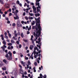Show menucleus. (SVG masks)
<instances>
[{"label": "nucleus", "instance_id": "obj_1", "mask_svg": "<svg viewBox=\"0 0 78 78\" xmlns=\"http://www.w3.org/2000/svg\"><path fill=\"white\" fill-rule=\"evenodd\" d=\"M38 28H39V30L37 31L36 34L35 32H33L34 36L36 37V39L37 40V37H40V35H41V28L39 26Z\"/></svg>", "mask_w": 78, "mask_h": 78}, {"label": "nucleus", "instance_id": "obj_2", "mask_svg": "<svg viewBox=\"0 0 78 78\" xmlns=\"http://www.w3.org/2000/svg\"><path fill=\"white\" fill-rule=\"evenodd\" d=\"M5 58H7V59L9 61H11L12 59V53L11 52V51H9L8 53L5 55Z\"/></svg>", "mask_w": 78, "mask_h": 78}, {"label": "nucleus", "instance_id": "obj_3", "mask_svg": "<svg viewBox=\"0 0 78 78\" xmlns=\"http://www.w3.org/2000/svg\"><path fill=\"white\" fill-rule=\"evenodd\" d=\"M41 1V0H36V6H38V8H40V9H41V6L39 5L40 4L39 3V2Z\"/></svg>", "mask_w": 78, "mask_h": 78}, {"label": "nucleus", "instance_id": "obj_4", "mask_svg": "<svg viewBox=\"0 0 78 78\" xmlns=\"http://www.w3.org/2000/svg\"><path fill=\"white\" fill-rule=\"evenodd\" d=\"M38 25V27H36L35 28V30H34V31L35 32H36L37 31V30H38V28L39 29L38 30H39V27H40V32L41 31V24H40V23H39V24H37V23H36V25ZM40 33H41V32H40Z\"/></svg>", "mask_w": 78, "mask_h": 78}, {"label": "nucleus", "instance_id": "obj_5", "mask_svg": "<svg viewBox=\"0 0 78 78\" xmlns=\"http://www.w3.org/2000/svg\"><path fill=\"white\" fill-rule=\"evenodd\" d=\"M17 25L18 27H22V24H20V21H17Z\"/></svg>", "mask_w": 78, "mask_h": 78}, {"label": "nucleus", "instance_id": "obj_6", "mask_svg": "<svg viewBox=\"0 0 78 78\" xmlns=\"http://www.w3.org/2000/svg\"><path fill=\"white\" fill-rule=\"evenodd\" d=\"M35 20L36 21H37V23H40V17H38V18L37 19L36 18H35Z\"/></svg>", "mask_w": 78, "mask_h": 78}, {"label": "nucleus", "instance_id": "obj_7", "mask_svg": "<svg viewBox=\"0 0 78 78\" xmlns=\"http://www.w3.org/2000/svg\"><path fill=\"white\" fill-rule=\"evenodd\" d=\"M14 18L15 20H18L19 19V17L18 16H16V17L14 16Z\"/></svg>", "mask_w": 78, "mask_h": 78}, {"label": "nucleus", "instance_id": "obj_8", "mask_svg": "<svg viewBox=\"0 0 78 78\" xmlns=\"http://www.w3.org/2000/svg\"><path fill=\"white\" fill-rule=\"evenodd\" d=\"M38 44H39V45H41V40H40V37H39L38 39Z\"/></svg>", "mask_w": 78, "mask_h": 78}, {"label": "nucleus", "instance_id": "obj_9", "mask_svg": "<svg viewBox=\"0 0 78 78\" xmlns=\"http://www.w3.org/2000/svg\"><path fill=\"white\" fill-rule=\"evenodd\" d=\"M34 47V46H33V45H30V50H33V48Z\"/></svg>", "mask_w": 78, "mask_h": 78}, {"label": "nucleus", "instance_id": "obj_10", "mask_svg": "<svg viewBox=\"0 0 78 78\" xmlns=\"http://www.w3.org/2000/svg\"><path fill=\"white\" fill-rule=\"evenodd\" d=\"M40 76L38 77V78H43V76H42V74L41 73L40 74Z\"/></svg>", "mask_w": 78, "mask_h": 78}, {"label": "nucleus", "instance_id": "obj_11", "mask_svg": "<svg viewBox=\"0 0 78 78\" xmlns=\"http://www.w3.org/2000/svg\"><path fill=\"white\" fill-rule=\"evenodd\" d=\"M37 47H36L34 48V52H35V53H36V51H36V50H37Z\"/></svg>", "mask_w": 78, "mask_h": 78}, {"label": "nucleus", "instance_id": "obj_12", "mask_svg": "<svg viewBox=\"0 0 78 78\" xmlns=\"http://www.w3.org/2000/svg\"><path fill=\"white\" fill-rule=\"evenodd\" d=\"M33 10H36V8L35 7V6L34 5H33L32 7Z\"/></svg>", "mask_w": 78, "mask_h": 78}, {"label": "nucleus", "instance_id": "obj_13", "mask_svg": "<svg viewBox=\"0 0 78 78\" xmlns=\"http://www.w3.org/2000/svg\"><path fill=\"white\" fill-rule=\"evenodd\" d=\"M2 43L4 44V45H6V41H5V40H4L2 41Z\"/></svg>", "mask_w": 78, "mask_h": 78}, {"label": "nucleus", "instance_id": "obj_14", "mask_svg": "<svg viewBox=\"0 0 78 78\" xmlns=\"http://www.w3.org/2000/svg\"><path fill=\"white\" fill-rule=\"evenodd\" d=\"M35 15L36 17H37V16H40V14L39 13L36 14Z\"/></svg>", "mask_w": 78, "mask_h": 78}, {"label": "nucleus", "instance_id": "obj_15", "mask_svg": "<svg viewBox=\"0 0 78 78\" xmlns=\"http://www.w3.org/2000/svg\"><path fill=\"white\" fill-rule=\"evenodd\" d=\"M35 24V22L34 21H33V23H31V26H33V25H34Z\"/></svg>", "mask_w": 78, "mask_h": 78}, {"label": "nucleus", "instance_id": "obj_16", "mask_svg": "<svg viewBox=\"0 0 78 78\" xmlns=\"http://www.w3.org/2000/svg\"><path fill=\"white\" fill-rule=\"evenodd\" d=\"M31 29V25H30L28 29V31H30V30Z\"/></svg>", "mask_w": 78, "mask_h": 78}, {"label": "nucleus", "instance_id": "obj_17", "mask_svg": "<svg viewBox=\"0 0 78 78\" xmlns=\"http://www.w3.org/2000/svg\"><path fill=\"white\" fill-rule=\"evenodd\" d=\"M0 2L1 3L2 5H3V4H4V3H3V1L2 0H0Z\"/></svg>", "mask_w": 78, "mask_h": 78}, {"label": "nucleus", "instance_id": "obj_18", "mask_svg": "<svg viewBox=\"0 0 78 78\" xmlns=\"http://www.w3.org/2000/svg\"><path fill=\"white\" fill-rule=\"evenodd\" d=\"M21 36L23 38V37L24 35H23V33H22L21 34Z\"/></svg>", "mask_w": 78, "mask_h": 78}, {"label": "nucleus", "instance_id": "obj_19", "mask_svg": "<svg viewBox=\"0 0 78 78\" xmlns=\"http://www.w3.org/2000/svg\"><path fill=\"white\" fill-rule=\"evenodd\" d=\"M37 12H39L40 11V9H39L38 8V7H37Z\"/></svg>", "mask_w": 78, "mask_h": 78}, {"label": "nucleus", "instance_id": "obj_20", "mask_svg": "<svg viewBox=\"0 0 78 78\" xmlns=\"http://www.w3.org/2000/svg\"><path fill=\"white\" fill-rule=\"evenodd\" d=\"M35 52H34V57L35 58H36V57L37 56H36V53Z\"/></svg>", "mask_w": 78, "mask_h": 78}, {"label": "nucleus", "instance_id": "obj_21", "mask_svg": "<svg viewBox=\"0 0 78 78\" xmlns=\"http://www.w3.org/2000/svg\"><path fill=\"white\" fill-rule=\"evenodd\" d=\"M1 48H2L3 51H5V49L3 46L1 47Z\"/></svg>", "mask_w": 78, "mask_h": 78}, {"label": "nucleus", "instance_id": "obj_22", "mask_svg": "<svg viewBox=\"0 0 78 78\" xmlns=\"http://www.w3.org/2000/svg\"><path fill=\"white\" fill-rule=\"evenodd\" d=\"M27 64L28 65H29V66H30V64H31V62H30V61H28V62H27Z\"/></svg>", "mask_w": 78, "mask_h": 78}, {"label": "nucleus", "instance_id": "obj_23", "mask_svg": "<svg viewBox=\"0 0 78 78\" xmlns=\"http://www.w3.org/2000/svg\"><path fill=\"white\" fill-rule=\"evenodd\" d=\"M9 5L8 4H7L5 5V8H8Z\"/></svg>", "mask_w": 78, "mask_h": 78}, {"label": "nucleus", "instance_id": "obj_24", "mask_svg": "<svg viewBox=\"0 0 78 78\" xmlns=\"http://www.w3.org/2000/svg\"><path fill=\"white\" fill-rule=\"evenodd\" d=\"M8 35L10 38H11V34H10V33L8 34Z\"/></svg>", "mask_w": 78, "mask_h": 78}, {"label": "nucleus", "instance_id": "obj_25", "mask_svg": "<svg viewBox=\"0 0 78 78\" xmlns=\"http://www.w3.org/2000/svg\"><path fill=\"white\" fill-rule=\"evenodd\" d=\"M8 45L9 46H11V45H12V43H9L8 44Z\"/></svg>", "mask_w": 78, "mask_h": 78}, {"label": "nucleus", "instance_id": "obj_26", "mask_svg": "<svg viewBox=\"0 0 78 78\" xmlns=\"http://www.w3.org/2000/svg\"><path fill=\"white\" fill-rule=\"evenodd\" d=\"M3 62H5V63H6V59H4L3 60Z\"/></svg>", "mask_w": 78, "mask_h": 78}, {"label": "nucleus", "instance_id": "obj_27", "mask_svg": "<svg viewBox=\"0 0 78 78\" xmlns=\"http://www.w3.org/2000/svg\"><path fill=\"white\" fill-rule=\"evenodd\" d=\"M13 39H14V40H15V41H17V38H16V37H15L13 36Z\"/></svg>", "mask_w": 78, "mask_h": 78}, {"label": "nucleus", "instance_id": "obj_28", "mask_svg": "<svg viewBox=\"0 0 78 78\" xmlns=\"http://www.w3.org/2000/svg\"><path fill=\"white\" fill-rule=\"evenodd\" d=\"M34 65H35V66H37V62H35L34 63Z\"/></svg>", "mask_w": 78, "mask_h": 78}, {"label": "nucleus", "instance_id": "obj_29", "mask_svg": "<svg viewBox=\"0 0 78 78\" xmlns=\"http://www.w3.org/2000/svg\"><path fill=\"white\" fill-rule=\"evenodd\" d=\"M5 19L6 20L9 21V18H8L6 17H5Z\"/></svg>", "mask_w": 78, "mask_h": 78}, {"label": "nucleus", "instance_id": "obj_30", "mask_svg": "<svg viewBox=\"0 0 78 78\" xmlns=\"http://www.w3.org/2000/svg\"><path fill=\"white\" fill-rule=\"evenodd\" d=\"M36 54L37 57L38 56V54H39V52H36Z\"/></svg>", "mask_w": 78, "mask_h": 78}, {"label": "nucleus", "instance_id": "obj_31", "mask_svg": "<svg viewBox=\"0 0 78 78\" xmlns=\"http://www.w3.org/2000/svg\"><path fill=\"white\" fill-rule=\"evenodd\" d=\"M5 38H6V39H8V36L5 35Z\"/></svg>", "mask_w": 78, "mask_h": 78}, {"label": "nucleus", "instance_id": "obj_32", "mask_svg": "<svg viewBox=\"0 0 78 78\" xmlns=\"http://www.w3.org/2000/svg\"><path fill=\"white\" fill-rule=\"evenodd\" d=\"M11 41L12 44H14V41H13V40H12Z\"/></svg>", "mask_w": 78, "mask_h": 78}, {"label": "nucleus", "instance_id": "obj_33", "mask_svg": "<svg viewBox=\"0 0 78 78\" xmlns=\"http://www.w3.org/2000/svg\"><path fill=\"white\" fill-rule=\"evenodd\" d=\"M23 41L24 42H28V41L25 39H23Z\"/></svg>", "mask_w": 78, "mask_h": 78}, {"label": "nucleus", "instance_id": "obj_34", "mask_svg": "<svg viewBox=\"0 0 78 78\" xmlns=\"http://www.w3.org/2000/svg\"><path fill=\"white\" fill-rule=\"evenodd\" d=\"M5 53H6V55H7V54H8V53H7V52H8V50H5Z\"/></svg>", "mask_w": 78, "mask_h": 78}, {"label": "nucleus", "instance_id": "obj_35", "mask_svg": "<svg viewBox=\"0 0 78 78\" xmlns=\"http://www.w3.org/2000/svg\"><path fill=\"white\" fill-rule=\"evenodd\" d=\"M0 14H3V12H2V10L1 9H0Z\"/></svg>", "mask_w": 78, "mask_h": 78}, {"label": "nucleus", "instance_id": "obj_36", "mask_svg": "<svg viewBox=\"0 0 78 78\" xmlns=\"http://www.w3.org/2000/svg\"><path fill=\"white\" fill-rule=\"evenodd\" d=\"M15 36L16 37H17V34H15Z\"/></svg>", "mask_w": 78, "mask_h": 78}, {"label": "nucleus", "instance_id": "obj_37", "mask_svg": "<svg viewBox=\"0 0 78 78\" xmlns=\"http://www.w3.org/2000/svg\"><path fill=\"white\" fill-rule=\"evenodd\" d=\"M26 63L25 62H24L23 64V66H25V64Z\"/></svg>", "mask_w": 78, "mask_h": 78}, {"label": "nucleus", "instance_id": "obj_38", "mask_svg": "<svg viewBox=\"0 0 78 78\" xmlns=\"http://www.w3.org/2000/svg\"><path fill=\"white\" fill-rule=\"evenodd\" d=\"M34 41L33 40H32V44H33L34 45Z\"/></svg>", "mask_w": 78, "mask_h": 78}, {"label": "nucleus", "instance_id": "obj_39", "mask_svg": "<svg viewBox=\"0 0 78 78\" xmlns=\"http://www.w3.org/2000/svg\"><path fill=\"white\" fill-rule=\"evenodd\" d=\"M12 25L13 27H15V26H16V23H13Z\"/></svg>", "mask_w": 78, "mask_h": 78}, {"label": "nucleus", "instance_id": "obj_40", "mask_svg": "<svg viewBox=\"0 0 78 78\" xmlns=\"http://www.w3.org/2000/svg\"><path fill=\"white\" fill-rule=\"evenodd\" d=\"M8 49L9 50H11V47L10 46H9L8 47Z\"/></svg>", "mask_w": 78, "mask_h": 78}, {"label": "nucleus", "instance_id": "obj_41", "mask_svg": "<svg viewBox=\"0 0 78 78\" xmlns=\"http://www.w3.org/2000/svg\"><path fill=\"white\" fill-rule=\"evenodd\" d=\"M14 14L15 16H17V13L14 12Z\"/></svg>", "mask_w": 78, "mask_h": 78}, {"label": "nucleus", "instance_id": "obj_42", "mask_svg": "<svg viewBox=\"0 0 78 78\" xmlns=\"http://www.w3.org/2000/svg\"><path fill=\"white\" fill-rule=\"evenodd\" d=\"M25 19H26V20H28V17H27V16H26L25 17Z\"/></svg>", "mask_w": 78, "mask_h": 78}, {"label": "nucleus", "instance_id": "obj_43", "mask_svg": "<svg viewBox=\"0 0 78 78\" xmlns=\"http://www.w3.org/2000/svg\"><path fill=\"white\" fill-rule=\"evenodd\" d=\"M25 59H26V60H28V57H27L26 56H25Z\"/></svg>", "mask_w": 78, "mask_h": 78}, {"label": "nucleus", "instance_id": "obj_44", "mask_svg": "<svg viewBox=\"0 0 78 78\" xmlns=\"http://www.w3.org/2000/svg\"><path fill=\"white\" fill-rule=\"evenodd\" d=\"M16 43L17 44H19V41H16Z\"/></svg>", "mask_w": 78, "mask_h": 78}, {"label": "nucleus", "instance_id": "obj_45", "mask_svg": "<svg viewBox=\"0 0 78 78\" xmlns=\"http://www.w3.org/2000/svg\"><path fill=\"white\" fill-rule=\"evenodd\" d=\"M36 10H33V11L34 12V13H35V14H36Z\"/></svg>", "mask_w": 78, "mask_h": 78}, {"label": "nucleus", "instance_id": "obj_46", "mask_svg": "<svg viewBox=\"0 0 78 78\" xmlns=\"http://www.w3.org/2000/svg\"><path fill=\"white\" fill-rule=\"evenodd\" d=\"M30 31H27V34H30Z\"/></svg>", "mask_w": 78, "mask_h": 78}, {"label": "nucleus", "instance_id": "obj_47", "mask_svg": "<svg viewBox=\"0 0 78 78\" xmlns=\"http://www.w3.org/2000/svg\"><path fill=\"white\" fill-rule=\"evenodd\" d=\"M43 77H44V78H47V76L46 75H45L44 76H43Z\"/></svg>", "mask_w": 78, "mask_h": 78}, {"label": "nucleus", "instance_id": "obj_48", "mask_svg": "<svg viewBox=\"0 0 78 78\" xmlns=\"http://www.w3.org/2000/svg\"><path fill=\"white\" fill-rule=\"evenodd\" d=\"M19 47L20 48L22 47V45L21 44H20V45H19Z\"/></svg>", "mask_w": 78, "mask_h": 78}, {"label": "nucleus", "instance_id": "obj_49", "mask_svg": "<svg viewBox=\"0 0 78 78\" xmlns=\"http://www.w3.org/2000/svg\"><path fill=\"white\" fill-rule=\"evenodd\" d=\"M13 54H16V51H14L13 52Z\"/></svg>", "mask_w": 78, "mask_h": 78}, {"label": "nucleus", "instance_id": "obj_50", "mask_svg": "<svg viewBox=\"0 0 78 78\" xmlns=\"http://www.w3.org/2000/svg\"><path fill=\"white\" fill-rule=\"evenodd\" d=\"M27 68L28 69L29 68V65H28L27 64Z\"/></svg>", "mask_w": 78, "mask_h": 78}, {"label": "nucleus", "instance_id": "obj_51", "mask_svg": "<svg viewBox=\"0 0 78 78\" xmlns=\"http://www.w3.org/2000/svg\"><path fill=\"white\" fill-rule=\"evenodd\" d=\"M17 2L18 5L19 4V3H20V2H19V1L18 0V1H17Z\"/></svg>", "mask_w": 78, "mask_h": 78}, {"label": "nucleus", "instance_id": "obj_52", "mask_svg": "<svg viewBox=\"0 0 78 78\" xmlns=\"http://www.w3.org/2000/svg\"><path fill=\"white\" fill-rule=\"evenodd\" d=\"M4 34H5V36H6V35H7V33H6V32L4 33Z\"/></svg>", "mask_w": 78, "mask_h": 78}, {"label": "nucleus", "instance_id": "obj_53", "mask_svg": "<svg viewBox=\"0 0 78 78\" xmlns=\"http://www.w3.org/2000/svg\"><path fill=\"white\" fill-rule=\"evenodd\" d=\"M34 28H35V26H33L32 27V29H34Z\"/></svg>", "mask_w": 78, "mask_h": 78}, {"label": "nucleus", "instance_id": "obj_54", "mask_svg": "<svg viewBox=\"0 0 78 78\" xmlns=\"http://www.w3.org/2000/svg\"><path fill=\"white\" fill-rule=\"evenodd\" d=\"M2 16L4 17H5V16H6V15H5V14H3Z\"/></svg>", "mask_w": 78, "mask_h": 78}, {"label": "nucleus", "instance_id": "obj_55", "mask_svg": "<svg viewBox=\"0 0 78 78\" xmlns=\"http://www.w3.org/2000/svg\"><path fill=\"white\" fill-rule=\"evenodd\" d=\"M7 23H10V21H8L7 22Z\"/></svg>", "mask_w": 78, "mask_h": 78}, {"label": "nucleus", "instance_id": "obj_56", "mask_svg": "<svg viewBox=\"0 0 78 78\" xmlns=\"http://www.w3.org/2000/svg\"><path fill=\"white\" fill-rule=\"evenodd\" d=\"M30 5H31L33 6V5H34V3H30Z\"/></svg>", "mask_w": 78, "mask_h": 78}, {"label": "nucleus", "instance_id": "obj_57", "mask_svg": "<svg viewBox=\"0 0 78 78\" xmlns=\"http://www.w3.org/2000/svg\"><path fill=\"white\" fill-rule=\"evenodd\" d=\"M9 16H12V13H10L9 14Z\"/></svg>", "mask_w": 78, "mask_h": 78}, {"label": "nucleus", "instance_id": "obj_58", "mask_svg": "<svg viewBox=\"0 0 78 78\" xmlns=\"http://www.w3.org/2000/svg\"><path fill=\"white\" fill-rule=\"evenodd\" d=\"M25 14H26L25 12H24L23 14V16H25Z\"/></svg>", "mask_w": 78, "mask_h": 78}, {"label": "nucleus", "instance_id": "obj_59", "mask_svg": "<svg viewBox=\"0 0 78 78\" xmlns=\"http://www.w3.org/2000/svg\"><path fill=\"white\" fill-rule=\"evenodd\" d=\"M19 5H20V6H21V7H22V4L20 3V4H19Z\"/></svg>", "mask_w": 78, "mask_h": 78}, {"label": "nucleus", "instance_id": "obj_60", "mask_svg": "<svg viewBox=\"0 0 78 78\" xmlns=\"http://www.w3.org/2000/svg\"><path fill=\"white\" fill-rule=\"evenodd\" d=\"M6 41H7V42H10V41H9L8 39H7L6 40Z\"/></svg>", "mask_w": 78, "mask_h": 78}, {"label": "nucleus", "instance_id": "obj_61", "mask_svg": "<svg viewBox=\"0 0 78 78\" xmlns=\"http://www.w3.org/2000/svg\"><path fill=\"white\" fill-rule=\"evenodd\" d=\"M3 47H4V48H6L7 47L5 45H4Z\"/></svg>", "mask_w": 78, "mask_h": 78}, {"label": "nucleus", "instance_id": "obj_62", "mask_svg": "<svg viewBox=\"0 0 78 78\" xmlns=\"http://www.w3.org/2000/svg\"><path fill=\"white\" fill-rule=\"evenodd\" d=\"M27 8H29V7H30V5H29L28 4L27 5Z\"/></svg>", "mask_w": 78, "mask_h": 78}, {"label": "nucleus", "instance_id": "obj_63", "mask_svg": "<svg viewBox=\"0 0 78 78\" xmlns=\"http://www.w3.org/2000/svg\"><path fill=\"white\" fill-rule=\"evenodd\" d=\"M24 74L25 75H27V72L25 71L24 72Z\"/></svg>", "mask_w": 78, "mask_h": 78}, {"label": "nucleus", "instance_id": "obj_64", "mask_svg": "<svg viewBox=\"0 0 78 78\" xmlns=\"http://www.w3.org/2000/svg\"><path fill=\"white\" fill-rule=\"evenodd\" d=\"M27 3H25L24 4V6H26V5H27Z\"/></svg>", "mask_w": 78, "mask_h": 78}]
</instances>
